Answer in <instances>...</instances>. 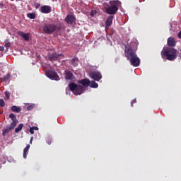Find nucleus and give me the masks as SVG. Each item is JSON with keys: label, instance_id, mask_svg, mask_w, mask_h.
<instances>
[{"label": "nucleus", "instance_id": "nucleus-1", "mask_svg": "<svg viewBox=\"0 0 181 181\" xmlns=\"http://www.w3.org/2000/svg\"><path fill=\"white\" fill-rule=\"evenodd\" d=\"M136 49H138V44L135 42H132L129 45L125 46L124 56L130 61L132 66L134 67H138L141 61L139 57L136 55Z\"/></svg>", "mask_w": 181, "mask_h": 181}, {"label": "nucleus", "instance_id": "nucleus-2", "mask_svg": "<svg viewBox=\"0 0 181 181\" xmlns=\"http://www.w3.org/2000/svg\"><path fill=\"white\" fill-rule=\"evenodd\" d=\"M78 83V84H82V86L78 85L74 82H71L69 84V90L72 91L74 95H81V94H83V93L86 91V87H88L90 85V79L84 78L79 80Z\"/></svg>", "mask_w": 181, "mask_h": 181}, {"label": "nucleus", "instance_id": "nucleus-3", "mask_svg": "<svg viewBox=\"0 0 181 181\" xmlns=\"http://www.w3.org/2000/svg\"><path fill=\"white\" fill-rule=\"evenodd\" d=\"M161 56L162 57H165L170 62H173L177 57V49L175 48L166 49L161 52Z\"/></svg>", "mask_w": 181, "mask_h": 181}, {"label": "nucleus", "instance_id": "nucleus-4", "mask_svg": "<svg viewBox=\"0 0 181 181\" xmlns=\"http://www.w3.org/2000/svg\"><path fill=\"white\" fill-rule=\"evenodd\" d=\"M110 5L105 8L106 13L108 15H115L118 12V8L121 6V1H110Z\"/></svg>", "mask_w": 181, "mask_h": 181}, {"label": "nucleus", "instance_id": "nucleus-5", "mask_svg": "<svg viewBox=\"0 0 181 181\" xmlns=\"http://www.w3.org/2000/svg\"><path fill=\"white\" fill-rule=\"evenodd\" d=\"M57 29V25L53 23H46L42 28L44 33H47V35H52V33L56 32Z\"/></svg>", "mask_w": 181, "mask_h": 181}, {"label": "nucleus", "instance_id": "nucleus-6", "mask_svg": "<svg viewBox=\"0 0 181 181\" xmlns=\"http://www.w3.org/2000/svg\"><path fill=\"white\" fill-rule=\"evenodd\" d=\"M90 77H91L93 80H95V81H100L101 78H103V76L99 71L91 72L90 74Z\"/></svg>", "mask_w": 181, "mask_h": 181}, {"label": "nucleus", "instance_id": "nucleus-7", "mask_svg": "<svg viewBox=\"0 0 181 181\" xmlns=\"http://www.w3.org/2000/svg\"><path fill=\"white\" fill-rule=\"evenodd\" d=\"M47 77H49V78H51V80H59V75H57V73H56V71H48L46 73Z\"/></svg>", "mask_w": 181, "mask_h": 181}, {"label": "nucleus", "instance_id": "nucleus-8", "mask_svg": "<svg viewBox=\"0 0 181 181\" xmlns=\"http://www.w3.org/2000/svg\"><path fill=\"white\" fill-rule=\"evenodd\" d=\"M65 21L66 23H68V25H73L74 22H76V17H74L73 15H68L65 18Z\"/></svg>", "mask_w": 181, "mask_h": 181}, {"label": "nucleus", "instance_id": "nucleus-9", "mask_svg": "<svg viewBox=\"0 0 181 181\" xmlns=\"http://www.w3.org/2000/svg\"><path fill=\"white\" fill-rule=\"evenodd\" d=\"M40 11L42 13H50L52 12V7L50 6H42Z\"/></svg>", "mask_w": 181, "mask_h": 181}, {"label": "nucleus", "instance_id": "nucleus-10", "mask_svg": "<svg viewBox=\"0 0 181 181\" xmlns=\"http://www.w3.org/2000/svg\"><path fill=\"white\" fill-rule=\"evenodd\" d=\"M59 56H62V54H58L56 52H53V53L49 54L48 59H49V60H50V62H53L54 60H57V59H59Z\"/></svg>", "mask_w": 181, "mask_h": 181}, {"label": "nucleus", "instance_id": "nucleus-11", "mask_svg": "<svg viewBox=\"0 0 181 181\" xmlns=\"http://www.w3.org/2000/svg\"><path fill=\"white\" fill-rule=\"evenodd\" d=\"M168 45L170 46V47H174V46H176V41L175 40V38L170 37L168 39L167 41Z\"/></svg>", "mask_w": 181, "mask_h": 181}, {"label": "nucleus", "instance_id": "nucleus-12", "mask_svg": "<svg viewBox=\"0 0 181 181\" xmlns=\"http://www.w3.org/2000/svg\"><path fill=\"white\" fill-rule=\"evenodd\" d=\"M112 19H114V16H110L107 18L106 22H105V26L106 28H110L111 25H112Z\"/></svg>", "mask_w": 181, "mask_h": 181}, {"label": "nucleus", "instance_id": "nucleus-13", "mask_svg": "<svg viewBox=\"0 0 181 181\" xmlns=\"http://www.w3.org/2000/svg\"><path fill=\"white\" fill-rule=\"evenodd\" d=\"M18 35H19V36H22L23 37L24 40H25V41L29 40V36H30L29 33H25L22 31H18Z\"/></svg>", "mask_w": 181, "mask_h": 181}, {"label": "nucleus", "instance_id": "nucleus-14", "mask_svg": "<svg viewBox=\"0 0 181 181\" xmlns=\"http://www.w3.org/2000/svg\"><path fill=\"white\" fill-rule=\"evenodd\" d=\"M73 77H74V75L70 71H66L65 72V78L66 80H73Z\"/></svg>", "mask_w": 181, "mask_h": 181}, {"label": "nucleus", "instance_id": "nucleus-15", "mask_svg": "<svg viewBox=\"0 0 181 181\" xmlns=\"http://www.w3.org/2000/svg\"><path fill=\"white\" fill-rule=\"evenodd\" d=\"M11 110L13 112L19 113L22 111V107L13 105L11 107Z\"/></svg>", "mask_w": 181, "mask_h": 181}, {"label": "nucleus", "instance_id": "nucleus-16", "mask_svg": "<svg viewBox=\"0 0 181 181\" xmlns=\"http://www.w3.org/2000/svg\"><path fill=\"white\" fill-rule=\"evenodd\" d=\"M30 148V145H27L26 147L23 149V158L24 159H26L28 156V152L29 149Z\"/></svg>", "mask_w": 181, "mask_h": 181}, {"label": "nucleus", "instance_id": "nucleus-17", "mask_svg": "<svg viewBox=\"0 0 181 181\" xmlns=\"http://www.w3.org/2000/svg\"><path fill=\"white\" fill-rule=\"evenodd\" d=\"M12 76H11L9 74H7L6 76H3L1 80L3 83H5L9 80Z\"/></svg>", "mask_w": 181, "mask_h": 181}, {"label": "nucleus", "instance_id": "nucleus-18", "mask_svg": "<svg viewBox=\"0 0 181 181\" xmlns=\"http://www.w3.org/2000/svg\"><path fill=\"white\" fill-rule=\"evenodd\" d=\"M18 124V120L17 121H13L11 124H10V127H8V131H12L16 127Z\"/></svg>", "mask_w": 181, "mask_h": 181}, {"label": "nucleus", "instance_id": "nucleus-19", "mask_svg": "<svg viewBox=\"0 0 181 181\" xmlns=\"http://www.w3.org/2000/svg\"><path fill=\"white\" fill-rule=\"evenodd\" d=\"M71 64H72V66H78V58L77 57H74V59H72L71 60Z\"/></svg>", "mask_w": 181, "mask_h": 181}, {"label": "nucleus", "instance_id": "nucleus-20", "mask_svg": "<svg viewBox=\"0 0 181 181\" xmlns=\"http://www.w3.org/2000/svg\"><path fill=\"white\" fill-rule=\"evenodd\" d=\"M89 86L91 87V88H97L98 87V83H95L94 81H90Z\"/></svg>", "mask_w": 181, "mask_h": 181}, {"label": "nucleus", "instance_id": "nucleus-21", "mask_svg": "<svg viewBox=\"0 0 181 181\" xmlns=\"http://www.w3.org/2000/svg\"><path fill=\"white\" fill-rule=\"evenodd\" d=\"M27 16L30 19H35L36 18V14L35 13H27Z\"/></svg>", "mask_w": 181, "mask_h": 181}, {"label": "nucleus", "instance_id": "nucleus-22", "mask_svg": "<svg viewBox=\"0 0 181 181\" xmlns=\"http://www.w3.org/2000/svg\"><path fill=\"white\" fill-rule=\"evenodd\" d=\"M22 128H23V124H20L18 127L15 129V132L17 134L18 132H20V131H22Z\"/></svg>", "mask_w": 181, "mask_h": 181}, {"label": "nucleus", "instance_id": "nucleus-23", "mask_svg": "<svg viewBox=\"0 0 181 181\" xmlns=\"http://www.w3.org/2000/svg\"><path fill=\"white\" fill-rule=\"evenodd\" d=\"M9 118H11L12 121H18V119H16V116H15L13 113L9 115Z\"/></svg>", "mask_w": 181, "mask_h": 181}, {"label": "nucleus", "instance_id": "nucleus-24", "mask_svg": "<svg viewBox=\"0 0 181 181\" xmlns=\"http://www.w3.org/2000/svg\"><path fill=\"white\" fill-rule=\"evenodd\" d=\"M34 108H35V104H32L28 106L27 110L28 111H31V110H33Z\"/></svg>", "mask_w": 181, "mask_h": 181}, {"label": "nucleus", "instance_id": "nucleus-25", "mask_svg": "<svg viewBox=\"0 0 181 181\" xmlns=\"http://www.w3.org/2000/svg\"><path fill=\"white\" fill-rule=\"evenodd\" d=\"M5 95L7 100H9L10 97H11V93H9V91H6L5 92Z\"/></svg>", "mask_w": 181, "mask_h": 181}, {"label": "nucleus", "instance_id": "nucleus-26", "mask_svg": "<svg viewBox=\"0 0 181 181\" xmlns=\"http://www.w3.org/2000/svg\"><path fill=\"white\" fill-rule=\"evenodd\" d=\"M5 47H11V43L9 42V41L8 40H6V41H5Z\"/></svg>", "mask_w": 181, "mask_h": 181}, {"label": "nucleus", "instance_id": "nucleus-27", "mask_svg": "<svg viewBox=\"0 0 181 181\" xmlns=\"http://www.w3.org/2000/svg\"><path fill=\"white\" fill-rule=\"evenodd\" d=\"M46 142L47 144H48V145H52V139L50 137H47L46 139Z\"/></svg>", "mask_w": 181, "mask_h": 181}, {"label": "nucleus", "instance_id": "nucleus-28", "mask_svg": "<svg viewBox=\"0 0 181 181\" xmlns=\"http://www.w3.org/2000/svg\"><path fill=\"white\" fill-rule=\"evenodd\" d=\"M0 107H5V101H4V99H0Z\"/></svg>", "mask_w": 181, "mask_h": 181}, {"label": "nucleus", "instance_id": "nucleus-29", "mask_svg": "<svg viewBox=\"0 0 181 181\" xmlns=\"http://www.w3.org/2000/svg\"><path fill=\"white\" fill-rule=\"evenodd\" d=\"M136 99H134L132 102H131V105L132 107H134V104H136Z\"/></svg>", "mask_w": 181, "mask_h": 181}, {"label": "nucleus", "instance_id": "nucleus-30", "mask_svg": "<svg viewBox=\"0 0 181 181\" xmlns=\"http://www.w3.org/2000/svg\"><path fill=\"white\" fill-rule=\"evenodd\" d=\"M34 6H35V8H36V9H37V8H39L40 6V4L36 3L34 4Z\"/></svg>", "mask_w": 181, "mask_h": 181}, {"label": "nucleus", "instance_id": "nucleus-31", "mask_svg": "<svg viewBox=\"0 0 181 181\" xmlns=\"http://www.w3.org/2000/svg\"><path fill=\"white\" fill-rule=\"evenodd\" d=\"M30 134H35V130L33 129V127L30 128Z\"/></svg>", "mask_w": 181, "mask_h": 181}, {"label": "nucleus", "instance_id": "nucleus-32", "mask_svg": "<svg viewBox=\"0 0 181 181\" xmlns=\"http://www.w3.org/2000/svg\"><path fill=\"white\" fill-rule=\"evenodd\" d=\"M32 128L34 129V131H38L39 130V128L37 127H33Z\"/></svg>", "mask_w": 181, "mask_h": 181}, {"label": "nucleus", "instance_id": "nucleus-33", "mask_svg": "<svg viewBox=\"0 0 181 181\" xmlns=\"http://www.w3.org/2000/svg\"><path fill=\"white\" fill-rule=\"evenodd\" d=\"M4 47H0V51H1V52H4Z\"/></svg>", "mask_w": 181, "mask_h": 181}, {"label": "nucleus", "instance_id": "nucleus-34", "mask_svg": "<svg viewBox=\"0 0 181 181\" xmlns=\"http://www.w3.org/2000/svg\"><path fill=\"white\" fill-rule=\"evenodd\" d=\"M33 141V137H31L30 138V144H32V141Z\"/></svg>", "mask_w": 181, "mask_h": 181}, {"label": "nucleus", "instance_id": "nucleus-35", "mask_svg": "<svg viewBox=\"0 0 181 181\" xmlns=\"http://www.w3.org/2000/svg\"><path fill=\"white\" fill-rule=\"evenodd\" d=\"M3 132H8V130H5V132H4V131H3Z\"/></svg>", "mask_w": 181, "mask_h": 181}]
</instances>
